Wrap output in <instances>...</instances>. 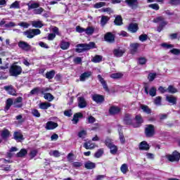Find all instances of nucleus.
<instances>
[{"label":"nucleus","instance_id":"obj_1","mask_svg":"<svg viewBox=\"0 0 180 180\" xmlns=\"http://www.w3.org/2000/svg\"><path fill=\"white\" fill-rule=\"evenodd\" d=\"M13 105L14 108H20L23 106V98L21 96L17 97L14 101L12 98H8L6 101L4 112H8L11 109V106Z\"/></svg>","mask_w":180,"mask_h":180},{"label":"nucleus","instance_id":"obj_2","mask_svg":"<svg viewBox=\"0 0 180 180\" xmlns=\"http://www.w3.org/2000/svg\"><path fill=\"white\" fill-rule=\"evenodd\" d=\"M76 47V53H84V51H88L92 49H96V45L95 44V42H89V44H79Z\"/></svg>","mask_w":180,"mask_h":180},{"label":"nucleus","instance_id":"obj_3","mask_svg":"<svg viewBox=\"0 0 180 180\" xmlns=\"http://www.w3.org/2000/svg\"><path fill=\"white\" fill-rule=\"evenodd\" d=\"M27 11H32L33 9V13L34 15H41L43 12H44V8L42 7H40V4L38 2H34V3H27Z\"/></svg>","mask_w":180,"mask_h":180},{"label":"nucleus","instance_id":"obj_4","mask_svg":"<svg viewBox=\"0 0 180 180\" xmlns=\"http://www.w3.org/2000/svg\"><path fill=\"white\" fill-rule=\"evenodd\" d=\"M153 22L155 23H159V25H158V30H157L158 33H161V32H162L164 27H166L167 25H168V22L165 21V18H164V17H162V16L157 17L156 18H155L153 20Z\"/></svg>","mask_w":180,"mask_h":180},{"label":"nucleus","instance_id":"obj_5","mask_svg":"<svg viewBox=\"0 0 180 180\" xmlns=\"http://www.w3.org/2000/svg\"><path fill=\"white\" fill-rule=\"evenodd\" d=\"M22 66L13 64L10 67L9 74L11 77H19L22 74Z\"/></svg>","mask_w":180,"mask_h":180},{"label":"nucleus","instance_id":"obj_6","mask_svg":"<svg viewBox=\"0 0 180 180\" xmlns=\"http://www.w3.org/2000/svg\"><path fill=\"white\" fill-rule=\"evenodd\" d=\"M144 134L147 139H151L155 136V127L153 124H146L144 129Z\"/></svg>","mask_w":180,"mask_h":180},{"label":"nucleus","instance_id":"obj_7","mask_svg":"<svg viewBox=\"0 0 180 180\" xmlns=\"http://www.w3.org/2000/svg\"><path fill=\"white\" fill-rule=\"evenodd\" d=\"M167 158L170 162H179L180 153L178 150H174L171 155H167Z\"/></svg>","mask_w":180,"mask_h":180},{"label":"nucleus","instance_id":"obj_8","mask_svg":"<svg viewBox=\"0 0 180 180\" xmlns=\"http://www.w3.org/2000/svg\"><path fill=\"white\" fill-rule=\"evenodd\" d=\"M41 33L39 29H32L24 32L25 36L27 37V39H33L34 36H37Z\"/></svg>","mask_w":180,"mask_h":180},{"label":"nucleus","instance_id":"obj_9","mask_svg":"<svg viewBox=\"0 0 180 180\" xmlns=\"http://www.w3.org/2000/svg\"><path fill=\"white\" fill-rule=\"evenodd\" d=\"M148 83L143 84L145 94H146V95H148L149 94V95L152 97L155 96V95H157V89L155 87H151L148 92Z\"/></svg>","mask_w":180,"mask_h":180},{"label":"nucleus","instance_id":"obj_10","mask_svg":"<svg viewBox=\"0 0 180 180\" xmlns=\"http://www.w3.org/2000/svg\"><path fill=\"white\" fill-rule=\"evenodd\" d=\"M141 44L136 42V43H131L129 44V52L130 54H132V56H134V54H137L139 53V48L141 47Z\"/></svg>","mask_w":180,"mask_h":180},{"label":"nucleus","instance_id":"obj_11","mask_svg":"<svg viewBox=\"0 0 180 180\" xmlns=\"http://www.w3.org/2000/svg\"><path fill=\"white\" fill-rule=\"evenodd\" d=\"M18 47L24 51H30L32 50V46L25 41H20L18 42Z\"/></svg>","mask_w":180,"mask_h":180},{"label":"nucleus","instance_id":"obj_12","mask_svg":"<svg viewBox=\"0 0 180 180\" xmlns=\"http://www.w3.org/2000/svg\"><path fill=\"white\" fill-rule=\"evenodd\" d=\"M134 120L136 122L135 124H133V127L135 129H137L139 127H141V125L143 124V123H144V120L143 119V116H141V115H136L135 116Z\"/></svg>","mask_w":180,"mask_h":180},{"label":"nucleus","instance_id":"obj_13","mask_svg":"<svg viewBox=\"0 0 180 180\" xmlns=\"http://www.w3.org/2000/svg\"><path fill=\"white\" fill-rule=\"evenodd\" d=\"M123 123L127 126H133V119H131V114L126 113L123 118Z\"/></svg>","mask_w":180,"mask_h":180},{"label":"nucleus","instance_id":"obj_14","mask_svg":"<svg viewBox=\"0 0 180 180\" xmlns=\"http://www.w3.org/2000/svg\"><path fill=\"white\" fill-rule=\"evenodd\" d=\"M120 112H122V109L116 105H112L108 110V113L111 116H115V115H119Z\"/></svg>","mask_w":180,"mask_h":180},{"label":"nucleus","instance_id":"obj_15","mask_svg":"<svg viewBox=\"0 0 180 180\" xmlns=\"http://www.w3.org/2000/svg\"><path fill=\"white\" fill-rule=\"evenodd\" d=\"M97 78L102 84V86L103 89L105 91V92H110V90L109 89V87L108 86V83H106V81H105V79L102 77V75H98Z\"/></svg>","mask_w":180,"mask_h":180},{"label":"nucleus","instance_id":"obj_16","mask_svg":"<svg viewBox=\"0 0 180 180\" xmlns=\"http://www.w3.org/2000/svg\"><path fill=\"white\" fill-rule=\"evenodd\" d=\"M115 34L112 32H106L104 35V40L107 41V43H115Z\"/></svg>","mask_w":180,"mask_h":180},{"label":"nucleus","instance_id":"obj_17","mask_svg":"<svg viewBox=\"0 0 180 180\" xmlns=\"http://www.w3.org/2000/svg\"><path fill=\"white\" fill-rule=\"evenodd\" d=\"M92 99L96 103H103L105 102V96L101 94H94Z\"/></svg>","mask_w":180,"mask_h":180},{"label":"nucleus","instance_id":"obj_18","mask_svg":"<svg viewBox=\"0 0 180 180\" xmlns=\"http://www.w3.org/2000/svg\"><path fill=\"white\" fill-rule=\"evenodd\" d=\"M57 127H58V123L49 121L46 124L45 129L46 130H54V129H57Z\"/></svg>","mask_w":180,"mask_h":180},{"label":"nucleus","instance_id":"obj_19","mask_svg":"<svg viewBox=\"0 0 180 180\" xmlns=\"http://www.w3.org/2000/svg\"><path fill=\"white\" fill-rule=\"evenodd\" d=\"M125 2L132 9H137L139 8V0H125Z\"/></svg>","mask_w":180,"mask_h":180},{"label":"nucleus","instance_id":"obj_20","mask_svg":"<svg viewBox=\"0 0 180 180\" xmlns=\"http://www.w3.org/2000/svg\"><path fill=\"white\" fill-rule=\"evenodd\" d=\"M84 117V114L82 112H76L73 115V118L72 122L73 124H78V122H79V119H82Z\"/></svg>","mask_w":180,"mask_h":180},{"label":"nucleus","instance_id":"obj_21","mask_svg":"<svg viewBox=\"0 0 180 180\" xmlns=\"http://www.w3.org/2000/svg\"><path fill=\"white\" fill-rule=\"evenodd\" d=\"M139 149L141 151H148L150 150V145L146 141H141L139 145Z\"/></svg>","mask_w":180,"mask_h":180},{"label":"nucleus","instance_id":"obj_22","mask_svg":"<svg viewBox=\"0 0 180 180\" xmlns=\"http://www.w3.org/2000/svg\"><path fill=\"white\" fill-rule=\"evenodd\" d=\"M128 30L131 32V33H136L139 30V24L131 22L128 26Z\"/></svg>","mask_w":180,"mask_h":180},{"label":"nucleus","instance_id":"obj_23","mask_svg":"<svg viewBox=\"0 0 180 180\" xmlns=\"http://www.w3.org/2000/svg\"><path fill=\"white\" fill-rule=\"evenodd\" d=\"M6 21H5L4 19H3L1 21H0V27H6V29L9 27H15L16 25L13 22H10L8 24H6Z\"/></svg>","mask_w":180,"mask_h":180},{"label":"nucleus","instance_id":"obj_24","mask_svg":"<svg viewBox=\"0 0 180 180\" xmlns=\"http://www.w3.org/2000/svg\"><path fill=\"white\" fill-rule=\"evenodd\" d=\"M78 101V107L80 109H84V108H86V101H85V98L81 96L77 98Z\"/></svg>","mask_w":180,"mask_h":180},{"label":"nucleus","instance_id":"obj_25","mask_svg":"<svg viewBox=\"0 0 180 180\" xmlns=\"http://www.w3.org/2000/svg\"><path fill=\"white\" fill-rule=\"evenodd\" d=\"M11 136V131L8 129H4L1 133V137L3 140H6Z\"/></svg>","mask_w":180,"mask_h":180},{"label":"nucleus","instance_id":"obj_26","mask_svg":"<svg viewBox=\"0 0 180 180\" xmlns=\"http://www.w3.org/2000/svg\"><path fill=\"white\" fill-rule=\"evenodd\" d=\"M91 75H92V72H91V71L84 72L80 75L79 79H80V81L84 82V81H85L86 79L89 78V77H91Z\"/></svg>","mask_w":180,"mask_h":180},{"label":"nucleus","instance_id":"obj_27","mask_svg":"<svg viewBox=\"0 0 180 180\" xmlns=\"http://www.w3.org/2000/svg\"><path fill=\"white\" fill-rule=\"evenodd\" d=\"M166 101L169 102V103H172V105H176V101H178V99L174 96H166Z\"/></svg>","mask_w":180,"mask_h":180},{"label":"nucleus","instance_id":"obj_28","mask_svg":"<svg viewBox=\"0 0 180 180\" xmlns=\"http://www.w3.org/2000/svg\"><path fill=\"white\" fill-rule=\"evenodd\" d=\"M13 139L14 140H16V141H20V140H25V138L23 137V134L19 131H15L13 134Z\"/></svg>","mask_w":180,"mask_h":180},{"label":"nucleus","instance_id":"obj_29","mask_svg":"<svg viewBox=\"0 0 180 180\" xmlns=\"http://www.w3.org/2000/svg\"><path fill=\"white\" fill-rule=\"evenodd\" d=\"M84 167L86 169H94V168H96V165L89 160L84 163Z\"/></svg>","mask_w":180,"mask_h":180},{"label":"nucleus","instance_id":"obj_30","mask_svg":"<svg viewBox=\"0 0 180 180\" xmlns=\"http://www.w3.org/2000/svg\"><path fill=\"white\" fill-rule=\"evenodd\" d=\"M4 89L8 92L9 95H13V96L16 95V91H15L12 86H5Z\"/></svg>","mask_w":180,"mask_h":180},{"label":"nucleus","instance_id":"obj_31","mask_svg":"<svg viewBox=\"0 0 180 180\" xmlns=\"http://www.w3.org/2000/svg\"><path fill=\"white\" fill-rule=\"evenodd\" d=\"M27 155V150L25 148H22L17 154L16 157L18 158H23V157H25Z\"/></svg>","mask_w":180,"mask_h":180},{"label":"nucleus","instance_id":"obj_32","mask_svg":"<svg viewBox=\"0 0 180 180\" xmlns=\"http://www.w3.org/2000/svg\"><path fill=\"white\" fill-rule=\"evenodd\" d=\"M114 23L116 26H122L123 25V18L122 15H117L114 20Z\"/></svg>","mask_w":180,"mask_h":180},{"label":"nucleus","instance_id":"obj_33","mask_svg":"<svg viewBox=\"0 0 180 180\" xmlns=\"http://www.w3.org/2000/svg\"><path fill=\"white\" fill-rule=\"evenodd\" d=\"M71 44L68 41H61L60 47L62 50H68Z\"/></svg>","mask_w":180,"mask_h":180},{"label":"nucleus","instance_id":"obj_34","mask_svg":"<svg viewBox=\"0 0 180 180\" xmlns=\"http://www.w3.org/2000/svg\"><path fill=\"white\" fill-rule=\"evenodd\" d=\"M108 148L110 149V154H112V155H116V154H117V151H118L117 146L113 143L110 147H108Z\"/></svg>","mask_w":180,"mask_h":180},{"label":"nucleus","instance_id":"obj_35","mask_svg":"<svg viewBox=\"0 0 180 180\" xmlns=\"http://www.w3.org/2000/svg\"><path fill=\"white\" fill-rule=\"evenodd\" d=\"M113 54L115 57H122L124 54V51L120 49H115L113 50Z\"/></svg>","mask_w":180,"mask_h":180},{"label":"nucleus","instance_id":"obj_36","mask_svg":"<svg viewBox=\"0 0 180 180\" xmlns=\"http://www.w3.org/2000/svg\"><path fill=\"white\" fill-rule=\"evenodd\" d=\"M56 75V70H52L49 72H47L45 75V77L47 79H53Z\"/></svg>","mask_w":180,"mask_h":180},{"label":"nucleus","instance_id":"obj_37","mask_svg":"<svg viewBox=\"0 0 180 180\" xmlns=\"http://www.w3.org/2000/svg\"><path fill=\"white\" fill-rule=\"evenodd\" d=\"M141 109L144 112V113H146V115H151L152 113L151 108H148V105H141Z\"/></svg>","mask_w":180,"mask_h":180},{"label":"nucleus","instance_id":"obj_38","mask_svg":"<svg viewBox=\"0 0 180 180\" xmlns=\"http://www.w3.org/2000/svg\"><path fill=\"white\" fill-rule=\"evenodd\" d=\"M10 9H20V1H15L10 5Z\"/></svg>","mask_w":180,"mask_h":180},{"label":"nucleus","instance_id":"obj_39","mask_svg":"<svg viewBox=\"0 0 180 180\" xmlns=\"http://www.w3.org/2000/svg\"><path fill=\"white\" fill-rule=\"evenodd\" d=\"M51 107V103H50L44 102V103H39V109L46 110Z\"/></svg>","mask_w":180,"mask_h":180},{"label":"nucleus","instance_id":"obj_40","mask_svg":"<svg viewBox=\"0 0 180 180\" xmlns=\"http://www.w3.org/2000/svg\"><path fill=\"white\" fill-rule=\"evenodd\" d=\"M122 77H123V74L120 72L112 73L110 75V78H112V79H119Z\"/></svg>","mask_w":180,"mask_h":180},{"label":"nucleus","instance_id":"obj_41","mask_svg":"<svg viewBox=\"0 0 180 180\" xmlns=\"http://www.w3.org/2000/svg\"><path fill=\"white\" fill-rule=\"evenodd\" d=\"M32 25L33 26V27H37L39 29L41 28V27L44 26L43 23L40 20L32 21Z\"/></svg>","mask_w":180,"mask_h":180},{"label":"nucleus","instance_id":"obj_42","mask_svg":"<svg viewBox=\"0 0 180 180\" xmlns=\"http://www.w3.org/2000/svg\"><path fill=\"white\" fill-rule=\"evenodd\" d=\"M109 22V17L105 16V15H102L101 19V26H105L106 23Z\"/></svg>","mask_w":180,"mask_h":180},{"label":"nucleus","instance_id":"obj_43","mask_svg":"<svg viewBox=\"0 0 180 180\" xmlns=\"http://www.w3.org/2000/svg\"><path fill=\"white\" fill-rule=\"evenodd\" d=\"M119 139L121 144H124L126 143V138H124V134H123V131H119Z\"/></svg>","mask_w":180,"mask_h":180},{"label":"nucleus","instance_id":"obj_44","mask_svg":"<svg viewBox=\"0 0 180 180\" xmlns=\"http://www.w3.org/2000/svg\"><path fill=\"white\" fill-rule=\"evenodd\" d=\"M102 58H103V57L102 56L100 55H96L93 59L91 60V61H93V63H101V61H102Z\"/></svg>","mask_w":180,"mask_h":180},{"label":"nucleus","instance_id":"obj_45","mask_svg":"<svg viewBox=\"0 0 180 180\" xmlns=\"http://www.w3.org/2000/svg\"><path fill=\"white\" fill-rule=\"evenodd\" d=\"M103 149L100 148L98 149L94 154L95 158H101L102 155H103Z\"/></svg>","mask_w":180,"mask_h":180},{"label":"nucleus","instance_id":"obj_46","mask_svg":"<svg viewBox=\"0 0 180 180\" xmlns=\"http://www.w3.org/2000/svg\"><path fill=\"white\" fill-rule=\"evenodd\" d=\"M167 92H169V94H176V92H178V89L174 87V86L169 85L167 88Z\"/></svg>","mask_w":180,"mask_h":180},{"label":"nucleus","instance_id":"obj_47","mask_svg":"<svg viewBox=\"0 0 180 180\" xmlns=\"http://www.w3.org/2000/svg\"><path fill=\"white\" fill-rule=\"evenodd\" d=\"M44 99L46 101H49V102H51L54 99V96L50 94V93H46L44 96Z\"/></svg>","mask_w":180,"mask_h":180},{"label":"nucleus","instance_id":"obj_48","mask_svg":"<svg viewBox=\"0 0 180 180\" xmlns=\"http://www.w3.org/2000/svg\"><path fill=\"white\" fill-rule=\"evenodd\" d=\"M86 34L91 35L94 34V32H95V29L92 27H88L86 29L84 30Z\"/></svg>","mask_w":180,"mask_h":180},{"label":"nucleus","instance_id":"obj_49","mask_svg":"<svg viewBox=\"0 0 180 180\" xmlns=\"http://www.w3.org/2000/svg\"><path fill=\"white\" fill-rule=\"evenodd\" d=\"M157 77V73L155 72H150L148 75V79L150 81V82H153L154 79H155V77Z\"/></svg>","mask_w":180,"mask_h":180},{"label":"nucleus","instance_id":"obj_50","mask_svg":"<svg viewBox=\"0 0 180 180\" xmlns=\"http://www.w3.org/2000/svg\"><path fill=\"white\" fill-rule=\"evenodd\" d=\"M96 122V118H95L94 116L90 115L87 117V123L89 124H94Z\"/></svg>","mask_w":180,"mask_h":180},{"label":"nucleus","instance_id":"obj_51","mask_svg":"<svg viewBox=\"0 0 180 180\" xmlns=\"http://www.w3.org/2000/svg\"><path fill=\"white\" fill-rule=\"evenodd\" d=\"M87 134H88V133L86 132V130H82V131H79L78 137H79V139H85V137H86Z\"/></svg>","mask_w":180,"mask_h":180},{"label":"nucleus","instance_id":"obj_52","mask_svg":"<svg viewBox=\"0 0 180 180\" xmlns=\"http://www.w3.org/2000/svg\"><path fill=\"white\" fill-rule=\"evenodd\" d=\"M121 172H122V174H127V171H129V167H127V164L124 163L122 166H121Z\"/></svg>","mask_w":180,"mask_h":180},{"label":"nucleus","instance_id":"obj_53","mask_svg":"<svg viewBox=\"0 0 180 180\" xmlns=\"http://www.w3.org/2000/svg\"><path fill=\"white\" fill-rule=\"evenodd\" d=\"M38 153L39 152L37 151V150H31L29 153L30 160H33V158H34V157H36V155H37Z\"/></svg>","mask_w":180,"mask_h":180},{"label":"nucleus","instance_id":"obj_54","mask_svg":"<svg viewBox=\"0 0 180 180\" xmlns=\"http://www.w3.org/2000/svg\"><path fill=\"white\" fill-rule=\"evenodd\" d=\"M104 143H105V145L106 146V147H108V148H109V147H110L111 146L113 145V142L112 141L110 138L105 139Z\"/></svg>","mask_w":180,"mask_h":180},{"label":"nucleus","instance_id":"obj_55","mask_svg":"<svg viewBox=\"0 0 180 180\" xmlns=\"http://www.w3.org/2000/svg\"><path fill=\"white\" fill-rule=\"evenodd\" d=\"M138 63L140 65H144L147 63V59L144 57H141L138 59Z\"/></svg>","mask_w":180,"mask_h":180},{"label":"nucleus","instance_id":"obj_56","mask_svg":"<svg viewBox=\"0 0 180 180\" xmlns=\"http://www.w3.org/2000/svg\"><path fill=\"white\" fill-rule=\"evenodd\" d=\"M169 4L172 6H178V5H180V0H169Z\"/></svg>","mask_w":180,"mask_h":180},{"label":"nucleus","instance_id":"obj_57","mask_svg":"<svg viewBox=\"0 0 180 180\" xmlns=\"http://www.w3.org/2000/svg\"><path fill=\"white\" fill-rule=\"evenodd\" d=\"M32 116H34V117H40L41 114L39 112V110L37 109H33L32 110Z\"/></svg>","mask_w":180,"mask_h":180},{"label":"nucleus","instance_id":"obj_58","mask_svg":"<svg viewBox=\"0 0 180 180\" xmlns=\"http://www.w3.org/2000/svg\"><path fill=\"white\" fill-rule=\"evenodd\" d=\"M83 147H84L86 150H93L94 148V146H92V144H91L89 142H85Z\"/></svg>","mask_w":180,"mask_h":180},{"label":"nucleus","instance_id":"obj_59","mask_svg":"<svg viewBox=\"0 0 180 180\" xmlns=\"http://www.w3.org/2000/svg\"><path fill=\"white\" fill-rule=\"evenodd\" d=\"M106 5L105 2H98V3H96L94 4V8L96 9H99V8H102L103 6H105Z\"/></svg>","mask_w":180,"mask_h":180},{"label":"nucleus","instance_id":"obj_60","mask_svg":"<svg viewBox=\"0 0 180 180\" xmlns=\"http://www.w3.org/2000/svg\"><path fill=\"white\" fill-rule=\"evenodd\" d=\"M149 8H151V9H153L154 11H160V6L158 4H150Z\"/></svg>","mask_w":180,"mask_h":180},{"label":"nucleus","instance_id":"obj_61","mask_svg":"<svg viewBox=\"0 0 180 180\" xmlns=\"http://www.w3.org/2000/svg\"><path fill=\"white\" fill-rule=\"evenodd\" d=\"M162 101V97L157 96L154 100L155 105H161V102Z\"/></svg>","mask_w":180,"mask_h":180},{"label":"nucleus","instance_id":"obj_62","mask_svg":"<svg viewBox=\"0 0 180 180\" xmlns=\"http://www.w3.org/2000/svg\"><path fill=\"white\" fill-rule=\"evenodd\" d=\"M50 155H53L56 158L60 157V152L58 150H53L49 153Z\"/></svg>","mask_w":180,"mask_h":180},{"label":"nucleus","instance_id":"obj_63","mask_svg":"<svg viewBox=\"0 0 180 180\" xmlns=\"http://www.w3.org/2000/svg\"><path fill=\"white\" fill-rule=\"evenodd\" d=\"M148 39V35L146 34H142L139 36L140 41H146Z\"/></svg>","mask_w":180,"mask_h":180},{"label":"nucleus","instance_id":"obj_64","mask_svg":"<svg viewBox=\"0 0 180 180\" xmlns=\"http://www.w3.org/2000/svg\"><path fill=\"white\" fill-rule=\"evenodd\" d=\"M170 53H172V54H174V56H179L180 49H173L170 50Z\"/></svg>","mask_w":180,"mask_h":180}]
</instances>
